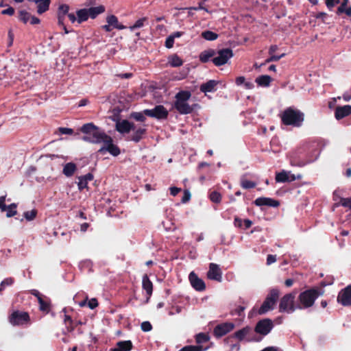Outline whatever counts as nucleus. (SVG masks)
I'll return each instance as SVG.
<instances>
[{
    "instance_id": "f257e3e1",
    "label": "nucleus",
    "mask_w": 351,
    "mask_h": 351,
    "mask_svg": "<svg viewBox=\"0 0 351 351\" xmlns=\"http://www.w3.org/2000/svg\"><path fill=\"white\" fill-rule=\"evenodd\" d=\"M191 97V93L189 90H180L175 96V101L173 108L180 114H191L195 108L199 107L197 104L189 105V99Z\"/></svg>"
},
{
    "instance_id": "f03ea898",
    "label": "nucleus",
    "mask_w": 351,
    "mask_h": 351,
    "mask_svg": "<svg viewBox=\"0 0 351 351\" xmlns=\"http://www.w3.org/2000/svg\"><path fill=\"white\" fill-rule=\"evenodd\" d=\"M324 293L320 288L314 287L302 291L298 297V309L302 310L312 307L315 300Z\"/></svg>"
},
{
    "instance_id": "7ed1b4c3",
    "label": "nucleus",
    "mask_w": 351,
    "mask_h": 351,
    "mask_svg": "<svg viewBox=\"0 0 351 351\" xmlns=\"http://www.w3.org/2000/svg\"><path fill=\"white\" fill-rule=\"evenodd\" d=\"M80 131L84 134L82 138V140L94 144L101 143L104 140V136H108L93 123L84 124L81 127Z\"/></svg>"
},
{
    "instance_id": "20e7f679",
    "label": "nucleus",
    "mask_w": 351,
    "mask_h": 351,
    "mask_svg": "<svg viewBox=\"0 0 351 351\" xmlns=\"http://www.w3.org/2000/svg\"><path fill=\"white\" fill-rule=\"evenodd\" d=\"M280 117L284 125L300 127L304 121V115L300 110L289 107L282 112Z\"/></svg>"
},
{
    "instance_id": "39448f33",
    "label": "nucleus",
    "mask_w": 351,
    "mask_h": 351,
    "mask_svg": "<svg viewBox=\"0 0 351 351\" xmlns=\"http://www.w3.org/2000/svg\"><path fill=\"white\" fill-rule=\"evenodd\" d=\"M296 291L285 294L280 301L279 311L280 313H292L298 309V302H295Z\"/></svg>"
},
{
    "instance_id": "423d86ee",
    "label": "nucleus",
    "mask_w": 351,
    "mask_h": 351,
    "mask_svg": "<svg viewBox=\"0 0 351 351\" xmlns=\"http://www.w3.org/2000/svg\"><path fill=\"white\" fill-rule=\"evenodd\" d=\"M279 293L280 292L278 289H271L263 304H261V307L258 310V313L259 315H263L267 312L273 310L274 306L279 298Z\"/></svg>"
},
{
    "instance_id": "0eeeda50",
    "label": "nucleus",
    "mask_w": 351,
    "mask_h": 351,
    "mask_svg": "<svg viewBox=\"0 0 351 351\" xmlns=\"http://www.w3.org/2000/svg\"><path fill=\"white\" fill-rule=\"evenodd\" d=\"M216 56L211 60V62L216 66H221L226 63L228 60L233 57V51L230 48H223L221 49L216 50Z\"/></svg>"
},
{
    "instance_id": "6e6552de",
    "label": "nucleus",
    "mask_w": 351,
    "mask_h": 351,
    "mask_svg": "<svg viewBox=\"0 0 351 351\" xmlns=\"http://www.w3.org/2000/svg\"><path fill=\"white\" fill-rule=\"evenodd\" d=\"M101 143H103V146L97 151L99 154H104L108 152L113 156H117L120 154V148L113 143V139L110 136H105Z\"/></svg>"
},
{
    "instance_id": "1a4fd4ad",
    "label": "nucleus",
    "mask_w": 351,
    "mask_h": 351,
    "mask_svg": "<svg viewBox=\"0 0 351 351\" xmlns=\"http://www.w3.org/2000/svg\"><path fill=\"white\" fill-rule=\"evenodd\" d=\"M9 322L13 326L24 325L29 323L30 317L27 312L14 311L9 316Z\"/></svg>"
},
{
    "instance_id": "9d476101",
    "label": "nucleus",
    "mask_w": 351,
    "mask_h": 351,
    "mask_svg": "<svg viewBox=\"0 0 351 351\" xmlns=\"http://www.w3.org/2000/svg\"><path fill=\"white\" fill-rule=\"evenodd\" d=\"M144 114L149 117L158 120L167 119L169 116V111L162 105H157L152 109L144 110Z\"/></svg>"
},
{
    "instance_id": "9b49d317",
    "label": "nucleus",
    "mask_w": 351,
    "mask_h": 351,
    "mask_svg": "<svg viewBox=\"0 0 351 351\" xmlns=\"http://www.w3.org/2000/svg\"><path fill=\"white\" fill-rule=\"evenodd\" d=\"M274 325L271 319L265 318L259 320L254 328V331L259 335L265 336L273 329Z\"/></svg>"
},
{
    "instance_id": "f8f14e48",
    "label": "nucleus",
    "mask_w": 351,
    "mask_h": 351,
    "mask_svg": "<svg viewBox=\"0 0 351 351\" xmlns=\"http://www.w3.org/2000/svg\"><path fill=\"white\" fill-rule=\"evenodd\" d=\"M290 164L293 167H302L311 161L304 158L302 150L294 152L290 154Z\"/></svg>"
},
{
    "instance_id": "ddd939ff",
    "label": "nucleus",
    "mask_w": 351,
    "mask_h": 351,
    "mask_svg": "<svg viewBox=\"0 0 351 351\" xmlns=\"http://www.w3.org/2000/svg\"><path fill=\"white\" fill-rule=\"evenodd\" d=\"M234 328V324L232 322H224L217 324L213 329V335L216 338H220L230 331Z\"/></svg>"
},
{
    "instance_id": "4468645a",
    "label": "nucleus",
    "mask_w": 351,
    "mask_h": 351,
    "mask_svg": "<svg viewBox=\"0 0 351 351\" xmlns=\"http://www.w3.org/2000/svg\"><path fill=\"white\" fill-rule=\"evenodd\" d=\"M337 301L343 306H351V285H348L339 291Z\"/></svg>"
},
{
    "instance_id": "2eb2a0df",
    "label": "nucleus",
    "mask_w": 351,
    "mask_h": 351,
    "mask_svg": "<svg viewBox=\"0 0 351 351\" xmlns=\"http://www.w3.org/2000/svg\"><path fill=\"white\" fill-rule=\"evenodd\" d=\"M252 329L250 326H247L237 331L233 335H231L224 339L226 343H232L234 339H237L239 341H243L247 335L250 334Z\"/></svg>"
},
{
    "instance_id": "dca6fc26",
    "label": "nucleus",
    "mask_w": 351,
    "mask_h": 351,
    "mask_svg": "<svg viewBox=\"0 0 351 351\" xmlns=\"http://www.w3.org/2000/svg\"><path fill=\"white\" fill-rule=\"evenodd\" d=\"M207 278L210 280L221 282L222 271L217 264L213 263L209 264V269L207 272Z\"/></svg>"
},
{
    "instance_id": "f3484780",
    "label": "nucleus",
    "mask_w": 351,
    "mask_h": 351,
    "mask_svg": "<svg viewBox=\"0 0 351 351\" xmlns=\"http://www.w3.org/2000/svg\"><path fill=\"white\" fill-rule=\"evenodd\" d=\"M189 279L192 287L196 291H203L206 289L205 282L194 271L189 274Z\"/></svg>"
},
{
    "instance_id": "a211bd4d",
    "label": "nucleus",
    "mask_w": 351,
    "mask_h": 351,
    "mask_svg": "<svg viewBox=\"0 0 351 351\" xmlns=\"http://www.w3.org/2000/svg\"><path fill=\"white\" fill-rule=\"evenodd\" d=\"M115 128L121 134H128L131 130H134L136 126L134 123L125 119L118 121L116 123Z\"/></svg>"
},
{
    "instance_id": "6ab92c4d",
    "label": "nucleus",
    "mask_w": 351,
    "mask_h": 351,
    "mask_svg": "<svg viewBox=\"0 0 351 351\" xmlns=\"http://www.w3.org/2000/svg\"><path fill=\"white\" fill-rule=\"evenodd\" d=\"M254 204L258 206H267L270 207H277L280 203L278 201L269 197H258L254 201Z\"/></svg>"
},
{
    "instance_id": "aec40b11",
    "label": "nucleus",
    "mask_w": 351,
    "mask_h": 351,
    "mask_svg": "<svg viewBox=\"0 0 351 351\" xmlns=\"http://www.w3.org/2000/svg\"><path fill=\"white\" fill-rule=\"evenodd\" d=\"M142 288L146 292V294H147V296L146 302H148L150 297L152 295V292H153V283L150 280L149 278L148 277V276L147 274H145L143 276V279H142Z\"/></svg>"
},
{
    "instance_id": "412c9836",
    "label": "nucleus",
    "mask_w": 351,
    "mask_h": 351,
    "mask_svg": "<svg viewBox=\"0 0 351 351\" xmlns=\"http://www.w3.org/2000/svg\"><path fill=\"white\" fill-rule=\"evenodd\" d=\"M133 131L134 132L129 136L128 139L134 143L140 142L147 134V129L145 128H138Z\"/></svg>"
},
{
    "instance_id": "4be33fe9",
    "label": "nucleus",
    "mask_w": 351,
    "mask_h": 351,
    "mask_svg": "<svg viewBox=\"0 0 351 351\" xmlns=\"http://www.w3.org/2000/svg\"><path fill=\"white\" fill-rule=\"evenodd\" d=\"M351 114V106L346 105L337 107L335 111V116L337 120H340Z\"/></svg>"
},
{
    "instance_id": "5701e85b",
    "label": "nucleus",
    "mask_w": 351,
    "mask_h": 351,
    "mask_svg": "<svg viewBox=\"0 0 351 351\" xmlns=\"http://www.w3.org/2000/svg\"><path fill=\"white\" fill-rule=\"evenodd\" d=\"M94 178L93 175L91 173H88L87 174L82 176H79L77 178L78 182L77 186L80 191H82L84 189L88 188V182L93 180Z\"/></svg>"
},
{
    "instance_id": "b1692460",
    "label": "nucleus",
    "mask_w": 351,
    "mask_h": 351,
    "mask_svg": "<svg viewBox=\"0 0 351 351\" xmlns=\"http://www.w3.org/2000/svg\"><path fill=\"white\" fill-rule=\"evenodd\" d=\"M216 56L215 49H208L199 53V61L202 63H206Z\"/></svg>"
},
{
    "instance_id": "393cba45",
    "label": "nucleus",
    "mask_w": 351,
    "mask_h": 351,
    "mask_svg": "<svg viewBox=\"0 0 351 351\" xmlns=\"http://www.w3.org/2000/svg\"><path fill=\"white\" fill-rule=\"evenodd\" d=\"M219 84V82L214 80H210L206 82V83L202 84L200 86V90L202 93H211L216 90V86Z\"/></svg>"
},
{
    "instance_id": "a878e982",
    "label": "nucleus",
    "mask_w": 351,
    "mask_h": 351,
    "mask_svg": "<svg viewBox=\"0 0 351 351\" xmlns=\"http://www.w3.org/2000/svg\"><path fill=\"white\" fill-rule=\"evenodd\" d=\"M69 6L67 4H62L58 7V24L63 25L65 16L68 14Z\"/></svg>"
},
{
    "instance_id": "bb28decb",
    "label": "nucleus",
    "mask_w": 351,
    "mask_h": 351,
    "mask_svg": "<svg viewBox=\"0 0 351 351\" xmlns=\"http://www.w3.org/2000/svg\"><path fill=\"white\" fill-rule=\"evenodd\" d=\"M116 346L117 348L111 349L110 351H130L133 348V344L130 340L118 341Z\"/></svg>"
},
{
    "instance_id": "cd10ccee",
    "label": "nucleus",
    "mask_w": 351,
    "mask_h": 351,
    "mask_svg": "<svg viewBox=\"0 0 351 351\" xmlns=\"http://www.w3.org/2000/svg\"><path fill=\"white\" fill-rule=\"evenodd\" d=\"M106 22L114 29L121 30L126 28V26L119 23L118 18L113 14L106 17Z\"/></svg>"
},
{
    "instance_id": "c85d7f7f",
    "label": "nucleus",
    "mask_w": 351,
    "mask_h": 351,
    "mask_svg": "<svg viewBox=\"0 0 351 351\" xmlns=\"http://www.w3.org/2000/svg\"><path fill=\"white\" fill-rule=\"evenodd\" d=\"M76 170H77L76 165L73 162H70L66 163L64 166L63 170H62V173L66 177H71L72 176H73V174L75 173Z\"/></svg>"
},
{
    "instance_id": "c756f323",
    "label": "nucleus",
    "mask_w": 351,
    "mask_h": 351,
    "mask_svg": "<svg viewBox=\"0 0 351 351\" xmlns=\"http://www.w3.org/2000/svg\"><path fill=\"white\" fill-rule=\"evenodd\" d=\"M51 0H38L37 2V13L42 14L49 9Z\"/></svg>"
},
{
    "instance_id": "7c9ffc66",
    "label": "nucleus",
    "mask_w": 351,
    "mask_h": 351,
    "mask_svg": "<svg viewBox=\"0 0 351 351\" xmlns=\"http://www.w3.org/2000/svg\"><path fill=\"white\" fill-rule=\"evenodd\" d=\"M105 7L102 5L97 7H91L87 8L89 18L95 19L99 14H102L105 12Z\"/></svg>"
},
{
    "instance_id": "2f4dec72",
    "label": "nucleus",
    "mask_w": 351,
    "mask_h": 351,
    "mask_svg": "<svg viewBox=\"0 0 351 351\" xmlns=\"http://www.w3.org/2000/svg\"><path fill=\"white\" fill-rule=\"evenodd\" d=\"M167 60L171 67H179L183 64V60L176 53L169 56Z\"/></svg>"
},
{
    "instance_id": "473e14b6",
    "label": "nucleus",
    "mask_w": 351,
    "mask_h": 351,
    "mask_svg": "<svg viewBox=\"0 0 351 351\" xmlns=\"http://www.w3.org/2000/svg\"><path fill=\"white\" fill-rule=\"evenodd\" d=\"M272 78L267 75H263L256 78L255 82L259 86L268 87L270 85Z\"/></svg>"
},
{
    "instance_id": "72a5a7b5",
    "label": "nucleus",
    "mask_w": 351,
    "mask_h": 351,
    "mask_svg": "<svg viewBox=\"0 0 351 351\" xmlns=\"http://www.w3.org/2000/svg\"><path fill=\"white\" fill-rule=\"evenodd\" d=\"M64 323L66 325V332L71 333L74 331L75 328V322L70 315H64Z\"/></svg>"
},
{
    "instance_id": "f704fd0d",
    "label": "nucleus",
    "mask_w": 351,
    "mask_h": 351,
    "mask_svg": "<svg viewBox=\"0 0 351 351\" xmlns=\"http://www.w3.org/2000/svg\"><path fill=\"white\" fill-rule=\"evenodd\" d=\"M76 15L77 16L78 23H82V22L86 21L89 18L87 8H83L77 10Z\"/></svg>"
},
{
    "instance_id": "c9c22d12",
    "label": "nucleus",
    "mask_w": 351,
    "mask_h": 351,
    "mask_svg": "<svg viewBox=\"0 0 351 351\" xmlns=\"http://www.w3.org/2000/svg\"><path fill=\"white\" fill-rule=\"evenodd\" d=\"M39 308L41 311L48 313L50 311V302L43 298H38Z\"/></svg>"
},
{
    "instance_id": "e433bc0d",
    "label": "nucleus",
    "mask_w": 351,
    "mask_h": 351,
    "mask_svg": "<svg viewBox=\"0 0 351 351\" xmlns=\"http://www.w3.org/2000/svg\"><path fill=\"white\" fill-rule=\"evenodd\" d=\"M201 36L206 40L213 41L216 40L219 35L214 32L206 30L202 32Z\"/></svg>"
},
{
    "instance_id": "4c0bfd02",
    "label": "nucleus",
    "mask_w": 351,
    "mask_h": 351,
    "mask_svg": "<svg viewBox=\"0 0 351 351\" xmlns=\"http://www.w3.org/2000/svg\"><path fill=\"white\" fill-rule=\"evenodd\" d=\"M340 206L351 209V197L348 198L339 197V202L335 203L333 205L334 207H339Z\"/></svg>"
},
{
    "instance_id": "58836bf2",
    "label": "nucleus",
    "mask_w": 351,
    "mask_h": 351,
    "mask_svg": "<svg viewBox=\"0 0 351 351\" xmlns=\"http://www.w3.org/2000/svg\"><path fill=\"white\" fill-rule=\"evenodd\" d=\"M275 179L277 182H288V172L285 170H282L279 173H276Z\"/></svg>"
},
{
    "instance_id": "ea45409f",
    "label": "nucleus",
    "mask_w": 351,
    "mask_h": 351,
    "mask_svg": "<svg viewBox=\"0 0 351 351\" xmlns=\"http://www.w3.org/2000/svg\"><path fill=\"white\" fill-rule=\"evenodd\" d=\"M210 340V336L207 333L200 332L195 335V341L197 344L206 343Z\"/></svg>"
},
{
    "instance_id": "a19ab883",
    "label": "nucleus",
    "mask_w": 351,
    "mask_h": 351,
    "mask_svg": "<svg viewBox=\"0 0 351 351\" xmlns=\"http://www.w3.org/2000/svg\"><path fill=\"white\" fill-rule=\"evenodd\" d=\"M144 114V110L143 112H133L130 114V118L134 119L136 121L139 122H145L146 120Z\"/></svg>"
},
{
    "instance_id": "79ce46f5",
    "label": "nucleus",
    "mask_w": 351,
    "mask_h": 351,
    "mask_svg": "<svg viewBox=\"0 0 351 351\" xmlns=\"http://www.w3.org/2000/svg\"><path fill=\"white\" fill-rule=\"evenodd\" d=\"M148 19L147 17H143L137 20L134 24L132 26H130L129 28L131 31L134 30L135 29L141 28L142 27L145 23H147Z\"/></svg>"
},
{
    "instance_id": "37998d69",
    "label": "nucleus",
    "mask_w": 351,
    "mask_h": 351,
    "mask_svg": "<svg viewBox=\"0 0 351 351\" xmlns=\"http://www.w3.org/2000/svg\"><path fill=\"white\" fill-rule=\"evenodd\" d=\"M14 282L13 278H6L0 284V294H3V291L7 286H11Z\"/></svg>"
},
{
    "instance_id": "c03bdc74",
    "label": "nucleus",
    "mask_w": 351,
    "mask_h": 351,
    "mask_svg": "<svg viewBox=\"0 0 351 351\" xmlns=\"http://www.w3.org/2000/svg\"><path fill=\"white\" fill-rule=\"evenodd\" d=\"M7 207H9V208H7V210H5V211H7V213H6L7 217H12L17 214L16 204L12 203L10 205L7 206Z\"/></svg>"
},
{
    "instance_id": "a18cd8bd",
    "label": "nucleus",
    "mask_w": 351,
    "mask_h": 351,
    "mask_svg": "<svg viewBox=\"0 0 351 351\" xmlns=\"http://www.w3.org/2000/svg\"><path fill=\"white\" fill-rule=\"evenodd\" d=\"M241 186L245 189H253L256 186V183L244 178L241 180Z\"/></svg>"
},
{
    "instance_id": "49530a36",
    "label": "nucleus",
    "mask_w": 351,
    "mask_h": 351,
    "mask_svg": "<svg viewBox=\"0 0 351 351\" xmlns=\"http://www.w3.org/2000/svg\"><path fill=\"white\" fill-rule=\"evenodd\" d=\"M31 16L32 14L25 10H21L19 12V20L24 23H27V22H29Z\"/></svg>"
},
{
    "instance_id": "de8ad7c7",
    "label": "nucleus",
    "mask_w": 351,
    "mask_h": 351,
    "mask_svg": "<svg viewBox=\"0 0 351 351\" xmlns=\"http://www.w3.org/2000/svg\"><path fill=\"white\" fill-rule=\"evenodd\" d=\"M209 198L211 202L218 204L220 203L221 201V195L220 194V193L214 191L210 193Z\"/></svg>"
},
{
    "instance_id": "09e8293b",
    "label": "nucleus",
    "mask_w": 351,
    "mask_h": 351,
    "mask_svg": "<svg viewBox=\"0 0 351 351\" xmlns=\"http://www.w3.org/2000/svg\"><path fill=\"white\" fill-rule=\"evenodd\" d=\"M206 349L202 346H186L181 348L179 351H204Z\"/></svg>"
},
{
    "instance_id": "8fccbe9b",
    "label": "nucleus",
    "mask_w": 351,
    "mask_h": 351,
    "mask_svg": "<svg viewBox=\"0 0 351 351\" xmlns=\"http://www.w3.org/2000/svg\"><path fill=\"white\" fill-rule=\"evenodd\" d=\"M36 215H37V210L36 209L26 211L23 214V216L27 221L34 220L36 218Z\"/></svg>"
},
{
    "instance_id": "3c124183",
    "label": "nucleus",
    "mask_w": 351,
    "mask_h": 351,
    "mask_svg": "<svg viewBox=\"0 0 351 351\" xmlns=\"http://www.w3.org/2000/svg\"><path fill=\"white\" fill-rule=\"evenodd\" d=\"M245 309V308L244 306H239L238 307H237L234 310L231 311L230 314L232 315H237L238 316H241L243 315V313Z\"/></svg>"
},
{
    "instance_id": "603ef678",
    "label": "nucleus",
    "mask_w": 351,
    "mask_h": 351,
    "mask_svg": "<svg viewBox=\"0 0 351 351\" xmlns=\"http://www.w3.org/2000/svg\"><path fill=\"white\" fill-rule=\"evenodd\" d=\"M285 56V53H282L280 56H276V55H274V54H272V55H270V57L268 58L265 63L263 64H265L266 63H268V62H274V61H278L280 58H282V57H284Z\"/></svg>"
},
{
    "instance_id": "864d4df0",
    "label": "nucleus",
    "mask_w": 351,
    "mask_h": 351,
    "mask_svg": "<svg viewBox=\"0 0 351 351\" xmlns=\"http://www.w3.org/2000/svg\"><path fill=\"white\" fill-rule=\"evenodd\" d=\"M141 330L144 332H149L150 330H152V324H150L149 322H143L142 324H141Z\"/></svg>"
},
{
    "instance_id": "5fc2aeb1",
    "label": "nucleus",
    "mask_w": 351,
    "mask_h": 351,
    "mask_svg": "<svg viewBox=\"0 0 351 351\" xmlns=\"http://www.w3.org/2000/svg\"><path fill=\"white\" fill-rule=\"evenodd\" d=\"M326 5L329 10L340 3V0H326Z\"/></svg>"
},
{
    "instance_id": "6e6d98bb",
    "label": "nucleus",
    "mask_w": 351,
    "mask_h": 351,
    "mask_svg": "<svg viewBox=\"0 0 351 351\" xmlns=\"http://www.w3.org/2000/svg\"><path fill=\"white\" fill-rule=\"evenodd\" d=\"M174 39L173 36H168L165 40V47L168 49H171L173 47Z\"/></svg>"
},
{
    "instance_id": "4d7b16f0",
    "label": "nucleus",
    "mask_w": 351,
    "mask_h": 351,
    "mask_svg": "<svg viewBox=\"0 0 351 351\" xmlns=\"http://www.w3.org/2000/svg\"><path fill=\"white\" fill-rule=\"evenodd\" d=\"M6 195L0 197V210L1 212H4L7 210V205L5 204Z\"/></svg>"
},
{
    "instance_id": "13d9d810",
    "label": "nucleus",
    "mask_w": 351,
    "mask_h": 351,
    "mask_svg": "<svg viewBox=\"0 0 351 351\" xmlns=\"http://www.w3.org/2000/svg\"><path fill=\"white\" fill-rule=\"evenodd\" d=\"M314 16L317 19H322V22L325 23V20L326 19H327L328 17V14L326 12H317L316 13Z\"/></svg>"
},
{
    "instance_id": "bf43d9fd",
    "label": "nucleus",
    "mask_w": 351,
    "mask_h": 351,
    "mask_svg": "<svg viewBox=\"0 0 351 351\" xmlns=\"http://www.w3.org/2000/svg\"><path fill=\"white\" fill-rule=\"evenodd\" d=\"M87 305L90 309H94L98 306V302L97 299L92 298L90 300H88V302H87Z\"/></svg>"
},
{
    "instance_id": "052dcab7",
    "label": "nucleus",
    "mask_w": 351,
    "mask_h": 351,
    "mask_svg": "<svg viewBox=\"0 0 351 351\" xmlns=\"http://www.w3.org/2000/svg\"><path fill=\"white\" fill-rule=\"evenodd\" d=\"M302 177V176L301 174H298L297 176H295V174H291L289 172H288V182H291L296 180H300Z\"/></svg>"
},
{
    "instance_id": "680f3d73",
    "label": "nucleus",
    "mask_w": 351,
    "mask_h": 351,
    "mask_svg": "<svg viewBox=\"0 0 351 351\" xmlns=\"http://www.w3.org/2000/svg\"><path fill=\"white\" fill-rule=\"evenodd\" d=\"M191 199V193L188 190H185L184 191V195L182 198V203H186L189 202Z\"/></svg>"
},
{
    "instance_id": "e2e57ef3",
    "label": "nucleus",
    "mask_w": 351,
    "mask_h": 351,
    "mask_svg": "<svg viewBox=\"0 0 351 351\" xmlns=\"http://www.w3.org/2000/svg\"><path fill=\"white\" fill-rule=\"evenodd\" d=\"M1 14L3 15L12 16L14 14V9L12 7H9L1 11Z\"/></svg>"
},
{
    "instance_id": "0e129e2a",
    "label": "nucleus",
    "mask_w": 351,
    "mask_h": 351,
    "mask_svg": "<svg viewBox=\"0 0 351 351\" xmlns=\"http://www.w3.org/2000/svg\"><path fill=\"white\" fill-rule=\"evenodd\" d=\"M58 130L62 134H72L73 133V130L71 128H59Z\"/></svg>"
},
{
    "instance_id": "69168bd1",
    "label": "nucleus",
    "mask_w": 351,
    "mask_h": 351,
    "mask_svg": "<svg viewBox=\"0 0 351 351\" xmlns=\"http://www.w3.org/2000/svg\"><path fill=\"white\" fill-rule=\"evenodd\" d=\"M348 4L341 3L340 6L338 7L337 10V14L340 15L344 12V10H346L348 8Z\"/></svg>"
},
{
    "instance_id": "338daca9",
    "label": "nucleus",
    "mask_w": 351,
    "mask_h": 351,
    "mask_svg": "<svg viewBox=\"0 0 351 351\" xmlns=\"http://www.w3.org/2000/svg\"><path fill=\"white\" fill-rule=\"evenodd\" d=\"M116 76L121 79H130L133 76L132 73H119L116 74Z\"/></svg>"
},
{
    "instance_id": "774afa93",
    "label": "nucleus",
    "mask_w": 351,
    "mask_h": 351,
    "mask_svg": "<svg viewBox=\"0 0 351 351\" xmlns=\"http://www.w3.org/2000/svg\"><path fill=\"white\" fill-rule=\"evenodd\" d=\"M169 190H170V194L172 196H176L181 191V189L180 188H178V187H176V186L171 187L169 189Z\"/></svg>"
}]
</instances>
